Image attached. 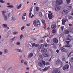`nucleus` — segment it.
<instances>
[{
    "instance_id": "nucleus-1",
    "label": "nucleus",
    "mask_w": 73,
    "mask_h": 73,
    "mask_svg": "<svg viewBox=\"0 0 73 73\" xmlns=\"http://www.w3.org/2000/svg\"><path fill=\"white\" fill-rule=\"evenodd\" d=\"M38 65L40 67H41V68L43 67L45 65V61L44 60H42V62H38Z\"/></svg>"
},
{
    "instance_id": "nucleus-2",
    "label": "nucleus",
    "mask_w": 73,
    "mask_h": 73,
    "mask_svg": "<svg viewBox=\"0 0 73 73\" xmlns=\"http://www.w3.org/2000/svg\"><path fill=\"white\" fill-rule=\"evenodd\" d=\"M55 64L56 65H58L59 64L62 65V62L61 60H58L56 62Z\"/></svg>"
},
{
    "instance_id": "nucleus-3",
    "label": "nucleus",
    "mask_w": 73,
    "mask_h": 73,
    "mask_svg": "<svg viewBox=\"0 0 73 73\" xmlns=\"http://www.w3.org/2000/svg\"><path fill=\"white\" fill-rule=\"evenodd\" d=\"M69 66L68 64H66L64 65V67L63 68V69L64 70H66V69H68V68H69Z\"/></svg>"
},
{
    "instance_id": "nucleus-4",
    "label": "nucleus",
    "mask_w": 73,
    "mask_h": 73,
    "mask_svg": "<svg viewBox=\"0 0 73 73\" xmlns=\"http://www.w3.org/2000/svg\"><path fill=\"white\" fill-rule=\"evenodd\" d=\"M62 0H56V3L58 5H60L61 4H62Z\"/></svg>"
},
{
    "instance_id": "nucleus-5",
    "label": "nucleus",
    "mask_w": 73,
    "mask_h": 73,
    "mask_svg": "<svg viewBox=\"0 0 73 73\" xmlns=\"http://www.w3.org/2000/svg\"><path fill=\"white\" fill-rule=\"evenodd\" d=\"M52 13H49L48 14V17L49 18V19H52L53 18L52 16L53 15H52Z\"/></svg>"
},
{
    "instance_id": "nucleus-6",
    "label": "nucleus",
    "mask_w": 73,
    "mask_h": 73,
    "mask_svg": "<svg viewBox=\"0 0 73 73\" xmlns=\"http://www.w3.org/2000/svg\"><path fill=\"white\" fill-rule=\"evenodd\" d=\"M68 13V11L66 9L63 10L62 12V14L64 15H66Z\"/></svg>"
},
{
    "instance_id": "nucleus-7",
    "label": "nucleus",
    "mask_w": 73,
    "mask_h": 73,
    "mask_svg": "<svg viewBox=\"0 0 73 73\" xmlns=\"http://www.w3.org/2000/svg\"><path fill=\"white\" fill-rule=\"evenodd\" d=\"M53 41L55 44H57L58 42V39L56 38H54L53 39Z\"/></svg>"
},
{
    "instance_id": "nucleus-8",
    "label": "nucleus",
    "mask_w": 73,
    "mask_h": 73,
    "mask_svg": "<svg viewBox=\"0 0 73 73\" xmlns=\"http://www.w3.org/2000/svg\"><path fill=\"white\" fill-rule=\"evenodd\" d=\"M68 20L67 19H64L62 20V24L63 25H65V23L66 22V21H68Z\"/></svg>"
},
{
    "instance_id": "nucleus-9",
    "label": "nucleus",
    "mask_w": 73,
    "mask_h": 73,
    "mask_svg": "<svg viewBox=\"0 0 73 73\" xmlns=\"http://www.w3.org/2000/svg\"><path fill=\"white\" fill-rule=\"evenodd\" d=\"M36 21L37 25H39V26H40V25H41V23H40V20L38 19H36Z\"/></svg>"
},
{
    "instance_id": "nucleus-10",
    "label": "nucleus",
    "mask_w": 73,
    "mask_h": 73,
    "mask_svg": "<svg viewBox=\"0 0 73 73\" xmlns=\"http://www.w3.org/2000/svg\"><path fill=\"white\" fill-rule=\"evenodd\" d=\"M52 73H60V71H58V69H56L52 71Z\"/></svg>"
},
{
    "instance_id": "nucleus-11",
    "label": "nucleus",
    "mask_w": 73,
    "mask_h": 73,
    "mask_svg": "<svg viewBox=\"0 0 73 73\" xmlns=\"http://www.w3.org/2000/svg\"><path fill=\"white\" fill-rule=\"evenodd\" d=\"M66 42L67 43L65 45V46L66 47H69L70 46V45L69 44V41H66Z\"/></svg>"
},
{
    "instance_id": "nucleus-12",
    "label": "nucleus",
    "mask_w": 73,
    "mask_h": 73,
    "mask_svg": "<svg viewBox=\"0 0 73 73\" xmlns=\"http://www.w3.org/2000/svg\"><path fill=\"white\" fill-rule=\"evenodd\" d=\"M60 7L57 6L55 8V10L56 11H59L60 9Z\"/></svg>"
},
{
    "instance_id": "nucleus-13",
    "label": "nucleus",
    "mask_w": 73,
    "mask_h": 73,
    "mask_svg": "<svg viewBox=\"0 0 73 73\" xmlns=\"http://www.w3.org/2000/svg\"><path fill=\"white\" fill-rule=\"evenodd\" d=\"M47 52V49L46 48H43L42 49L41 52L42 53H46Z\"/></svg>"
},
{
    "instance_id": "nucleus-14",
    "label": "nucleus",
    "mask_w": 73,
    "mask_h": 73,
    "mask_svg": "<svg viewBox=\"0 0 73 73\" xmlns=\"http://www.w3.org/2000/svg\"><path fill=\"white\" fill-rule=\"evenodd\" d=\"M60 50L62 52H65L66 50V49H65V48L64 47H61L60 48Z\"/></svg>"
},
{
    "instance_id": "nucleus-15",
    "label": "nucleus",
    "mask_w": 73,
    "mask_h": 73,
    "mask_svg": "<svg viewBox=\"0 0 73 73\" xmlns=\"http://www.w3.org/2000/svg\"><path fill=\"white\" fill-rule=\"evenodd\" d=\"M67 9H72V6H68L67 7Z\"/></svg>"
},
{
    "instance_id": "nucleus-16",
    "label": "nucleus",
    "mask_w": 73,
    "mask_h": 73,
    "mask_svg": "<svg viewBox=\"0 0 73 73\" xmlns=\"http://www.w3.org/2000/svg\"><path fill=\"white\" fill-rule=\"evenodd\" d=\"M51 28L52 29H56V26L55 25H51Z\"/></svg>"
},
{
    "instance_id": "nucleus-17",
    "label": "nucleus",
    "mask_w": 73,
    "mask_h": 73,
    "mask_svg": "<svg viewBox=\"0 0 73 73\" xmlns=\"http://www.w3.org/2000/svg\"><path fill=\"white\" fill-rule=\"evenodd\" d=\"M43 56H44V57H48V56L47 53H44L43 54Z\"/></svg>"
},
{
    "instance_id": "nucleus-18",
    "label": "nucleus",
    "mask_w": 73,
    "mask_h": 73,
    "mask_svg": "<svg viewBox=\"0 0 73 73\" xmlns=\"http://www.w3.org/2000/svg\"><path fill=\"white\" fill-rule=\"evenodd\" d=\"M32 56H33V53H30L28 56V58H31V57H32Z\"/></svg>"
},
{
    "instance_id": "nucleus-19",
    "label": "nucleus",
    "mask_w": 73,
    "mask_h": 73,
    "mask_svg": "<svg viewBox=\"0 0 73 73\" xmlns=\"http://www.w3.org/2000/svg\"><path fill=\"white\" fill-rule=\"evenodd\" d=\"M36 20H34L33 22V25L34 26H37V25H36Z\"/></svg>"
},
{
    "instance_id": "nucleus-20",
    "label": "nucleus",
    "mask_w": 73,
    "mask_h": 73,
    "mask_svg": "<svg viewBox=\"0 0 73 73\" xmlns=\"http://www.w3.org/2000/svg\"><path fill=\"white\" fill-rule=\"evenodd\" d=\"M3 28H7V24H3L2 25Z\"/></svg>"
},
{
    "instance_id": "nucleus-21",
    "label": "nucleus",
    "mask_w": 73,
    "mask_h": 73,
    "mask_svg": "<svg viewBox=\"0 0 73 73\" xmlns=\"http://www.w3.org/2000/svg\"><path fill=\"white\" fill-rule=\"evenodd\" d=\"M16 50H18V52H23V50L18 48L16 49Z\"/></svg>"
},
{
    "instance_id": "nucleus-22",
    "label": "nucleus",
    "mask_w": 73,
    "mask_h": 73,
    "mask_svg": "<svg viewBox=\"0 0 73 73\" xmlns=\"http://www.w3.org/2000/svg\"><path fill=\"white\" fill-rule=\"evenodd\" d=\"M3 17L4 20H5V21H7V17L5 15H3Z\"/></svg>"
},
{
    "instance_id": "nucleus-23",
    "label": "nucleus",
    "mask_w": 73,
    "mask_h": 73,
    "mask_svg": "<svg viewBox=\"0 0 73 73\" xmlns=\"http://www.w3.org/2000/svg\"><path fill=\"white\" fill-rule=\"evenodd\" d=\"M48 69H49V68L48 67L45 68L43 69V70L44 71H46V70H48Z\"/></svg>"
},
{
    "instance_id": "nucleus-24",
    "label": "nucleus",
    "mask_w": 73,
    "mask_h": 73,
    "mask_svg": "<svg viewBox=\"0 0 73 73\" xmlns=\"http://www.w3.org/2000/svg\"><path fill=\"white\" fill-rule=\"evenodd\" d=\"M69 33V31L68 30H65V34H66V35H67Z\"/></svg>"
},
{
    "instance_id": "nucleus-25",
    "label": "nucleus",
    "mask_w": 73,
    "mask_h": 73,
    "mask_svg": "<svg viewBox=\"0 0 73 73\" xmlns=\"http://www.w3.org/2000/svg\"><path fill=\"white\" fill-rule=\"evenodd\" d=\"M7 8H14V7L12 5H9L7 6Z\"/></svg>"
},
{
    "instance_id": "nucleus-26",
    "label": "nucleus",
    "mask_w": 73,
    "mask_h": 73,
    "mask_svg": "<svg viewBox=\"0 0 73 73\" xmlns=\"http://www.w3.org/2000/svg\"><path fill=\"white\" fill-rule=\"evenodd\" d=\"M3 15H4L5 13H7V12L5 11H3L2 12Z\"/></svg>"
},
{
    "instance_id": "nucleus-27",
    "label": "nucleus",
    "mask_w": 73,
    "mask_h": 73,
    "mask_svg": "<svg viewBox=\"0 0 73 73\" xmlns=\"http://www.w3.org/2000/svg\"><path fill=\"white\" fill-rule=\"evenodd\" d=\"M60 29H61L62 32L63 31H64V26H62L60 27Z\"/></svg>"
},
{
    "instance_id": "nucleus-28",
    "label": "nucleus",
    "mask_w": 73,
    "mask_h": 73,
    "mask_svg": "<svg viewBox=\"0 0 73 73\" xmlns=\"http://www.w3.org/2000/svg\"><path fill=\"white\" fill-rule=\"evenodd\" d=\"M44 47V44H40V48H43Z\"/></svg>"
},
{
    "instance_id": "nucleus-29",
    "label": "nucleus",
    "mask_w": 73,
    "mask_h": 73,
    "mask_svg": "<svg viewBox=\"0 0 73 73\" xmlns=\"http://www.w3.org/2000/svg\"><path fill=\"white\" fill-rule=\"evenodd\" d=\"M39 15L40 16V17H42V13L40 12L39 13Z\"/></svg>"
},
{
    "instance_id": "nucleus-30",
    "label": "nucleus",
    "mask_w": 73,
    "mask_h": 73,
    "mask_svg": "<svg viewBox=\"0 0 73 73\" xmlns=\"http://www.w3.org/2000/svg\"><path fill=\"white\" fill-rule=\"evenodd\" d=\"M70 61V62H73V57H72L71 58Z\"/></svg>"
},
{
    "instance_id": "nucleus-31",
    "label": "nucleus",
    "mask_w": 73,
    "mask_h": 73,
    "mask_svg": "<svg viewBox=\"0 0 73 73\" xmlns=\"http://www.w3.org/2000/svg\"><path fill=\"white\" fill-rule=\"evenodd\" d=\"M67 4H69L70 3V0H66Z\"/></svg>"
},
{
    "instance_id": "nucleus-32",
    "label": "nucleus",
    "mask_w": 73,
    "mask_h": 73,
    "mask_svg": "<svg viewBox=\"0 0 73 73\" xmlns=\"http://www.w3.org/2000/svg\"><path fill=\"white\" fill-rule=\"evenodd\" d=\"M21 4H20L19 5V6H18L17 7V9H20V8H21Z\"/></svg>"
},
{
    "instance_id": "nucleus-33",
    "label": "nucleus",
    "mask_w": 73,
    "mask_h": 73,
    "mask_svg": "<svg viewBox=\"0 0 73 73\" xmlns=\"http://www.w3.org/2000/svg\"><path fill=\"white\" fill-rule=\"evenodd\" d=\"M28 47L30 49H32V48H32V45H30V44L29 45Z\"/></svg>"
},
{
    "instance_id": "nucleus-34",
    "label": "nucleus",
    "mask_w": 73,
    "mask_h": 73,
    "mask_svg": "<svg viewBox=\"0 0 73 73\" xmlns=\"http://www.w3.org/2000/svg\"><path fill=\"white\" fill-rule=\"evenodd\" d=\"M12 18L13 20H16V18H15V17L14 16H13V17H12Z\"/></svg>"
},
{
    "instance_id": "nucleus-35",
    "label": "nucleus",
    "mask_w": 73,
    "mask_h": 73,
    "mask_svg": "<svg viewBox=\"0 0 73 73\" xmlns=\"http://www.w3.org/2000/svg\"><path fill=\"white\" fill-rule=\"evenodd\" d=\"M42 22L43 24H45V20H44L42 19Z\"/></svg>"
},
{
    "instance_id": "nucleus-36",
    "label": "nucleus",
    "mask_w": 73,
    "mask_h": 73,
    "mask_svg": "<svg viewBox=\"0 0 73 73\" xmlns=\"http://www.w3.org/2000/svg\"><path fill=\"white\" fill-rule=\"evenodd\" d=\"M68 17L69 19H73V17H72V16H70Z\"/></svg>"
},
{
    "instance_id": "nucleus-37",
    "label": "nucleus",
    "mask_w": 73,
    "mask_h": 73,
    "mask_svg": "<svg viewBox=\"0 0 73 73\" xmlns=\"http://www.w3.org/2000/svg\"><path fill=\"white\" fill-rule=\"evenodd\" d=\"M45 65H50V63L49 62L45 63Z\"/></svg>"
},
{
    "instance_id": "nucleus-38",
    "label": "nucleus",
    "mask_w": 73,
    "mask_h": 73,
    "mask_svg": "<svg viewBox=\"0 0 73 73\" xmlns=\"http://www.w3.org/2000/svg\"><path fill=\"white\" fill-rule=\"evenodd\" d=\"M55 32H56V30L55 29L52 30V33H55Z\"/></svg>"
},
{
    "instance_id": "nucleus-39",
    "label": "nucleus",
    "mask_w": 73,
    "mask_h": 73,
    "mask_svg": "<svg viewBox=\"0 0 73 73\" xmlns=\"http://www.w3.org/2000/svg\"><path fill=\"white\" fill-rule=\"evenodd\" d=\"M36 9V11H39V8L38 7H36L35 8Z\"/></svg>"
},
{
    "instance_id": "nucleus-40",
    "label": "nucleus",
    "mask_w": 73,
    "mask_h": 73,
    "mask_svg": "<svg viewBox=\"0 0 73 73\" xmlns=\"http://www.w3.org/2000/svg\"><path fill=\"white\" fill-rule=\"evenodd\" d=\"M0 3H5V1L3 0H1L0 1Z\"/></svg>"
},
{
    "instance_id": "nucleus-41",
    "label": "nucleus",
    "mask_w": 73,
    "mask_h": 73,
    "mask_svg": "<svg viewBox=\"0 0 73 73\" xmlns=\"http://www.w3.org/2000/svg\"><path fill=\"white\" fill-rule=\"evenodd\" d=\"M44 46L45 47H47L48 46V44L46 43H44Z\"/></svg>"
},
{
    "instance_id": "nucleus-42",
    "label": "nucleus",
    "mask_w": 73,
    "mask_h": 73,
    "mask_svg": "<svg viewBox=\"0 0 73 73\" xmlns=\"http://www.w3.org/2000/svg\"><path fill=\"white\" fill-rule=\"evenodd\" d=\"M4 52H5V53H7L8 52V50L6 49H5Z\"/></svg>"
},
{
    "instance_id": "nucleus-43",
    "label": "nucleus",
    "mask_w": 73,
    "mask_h": 73,
    "mask_svg": "<svg viewBox=\"0 0 73 73\" xmlns=\"http://www.w3.org/2000/svg\"><path fill=\"white\" fill-rule=\"evenodd\" d=\"M31 15H32V13L30 12L29 15V17H31Z\"/></svg>"
},
{
    "instance_id": "nucleus-44",
    "label": "nucleus",
    "mask_w": 73,
    "mask_h": 73,
    "mask_svg": "<svg viewBox=\"0 0 73 73\" xmlns=\"http://www.w3.org/2000/svg\"><path fill=\"white\" fill-rule=\"evenodd\" d=\"M20 44V43L19 42H17V45H19Z\"/></svg>"
},
{
    "instance_id": "nucleus-45",
    "label": "nucleus",
    "mask_w": 73,
    "mask_h": 73,
    "mask_svg": "<svg viewBox=\"0 0 73 73\" xmlns=\"http://www.w3.org/2000/svg\"><path fill=\"white\" fill-rule=\"evenodd\" d=\"M24 64L26 65H28V62H24Z\"/></svg>"
},
{
    "instance_id": "nucleus-46",
    "label": "nucleus",
    "mask_w": 73,
    "mask_h": 73,
    "mask_svg": "<svg viewBox=\"0 0 73 73\" xmlns=\"http://www.w3.org/2000/svg\"><path fill=\"white\" fill-rule=\"evenodd\" d=\"M23 35L22 34H21V35L20 36V39H21V38H23Z\"/></svg>"
},
{
    "instance_id": "nucleus-47",
    "label": "nucleus",
    "mask_w": 73,
    "mask_h": 73,
    "mask_svg": "<svg viewBox=\"0 0 73 73\" xmlns=\"http://www.w3.org/2000/svg\"><path fill=\"white\" fill-rule=\"evenodd\" d=\"M39 45V44L38 43L37 44H35V47H37V46H38Z\"/></svg>"
},
{
    "instance_id": "nucleus-48",
    "label": "nucleus",
    "mask_w": 73,
    "mask_h": 73,
    "mask_svg": "<svg viewBox=\"0 0 73 73\" xmlns=\"http://www.w3.org/2000/svg\"><path fill=\"white\" fill-rule=\"evenodd\" d=\"M33 46H36V44L34 43L32 44Z\"/></svg>"
},
{
    "instance_id": "nucleus-49",
    "label": "nucleus",
    "mask_w": 73,
    "mask_h": 73,
    "mask_svg": "<svg viewBox=\"0 0 73 73\" xmlns=\"http://www.w3.org/2000/svg\"><path fill=\"white\" fill-rule=\"evenodd\" d=\"M24 26H23L21 28V30H23L24 29Z\"/></svg>"
},
{
    "instance_id": "nucleus-50",
    "label": "nucleus",
    "mask_w": 73,
    "mask_h": 73,
    "mask_svg": "<svg viewBox=\"0 0 73 73\" xmlns=\"http://www.w3.org/2000/svg\"><path fill=\"white\" fill-rule=\"evenodd\" d=\"M38 70H40V71H42V69L41 68H38Z\"/></svg>"
},
{
    "instance_id": "nucleus-51",
    "label": "nucleus",
    "mask_w": 73,
    "mask_h": 73,
    "mask_svg": "<svg viewBox=\"0 0 73 73\" xmlns=\"http://www.w3.org/2000/svg\"><path fill=\"white\" fill-rule=\"evenodd\" d=\"M15 38H16V37H14V38H12L11 39V40H12V41H14V40Z\"/></svg>"
},
{
    "instance_id": "nucleus-52",
    "label": "nucleus",
    "mask_w": 73,
    "mask_h": 73,
    "mask_svg": "<svg viewBox=\"0 0 73 73\" xmlns=\"http://www.w3.org/2000/svg\"><path fill=\"white\" fill-rule=\"evenodd\" d=\"M17 33H18V32H14L13 33V34H14V35H15L16 34H17Z\"/></svg>"
},
{
    "instance_id": "nucleus-53",
    "label": "nucleus",
    "mask_w": 73,
    "mask_h": 73,
    "mask_svg": "<svg viewBox=\"0 0 73 73\" xmlns=\"http://www.w3.org/2000/svg\"><path fill=\"white\" fill-rule=\"evenodd\" d=\"M72 53V52H70L69 54L68 55V57H70V56H71V54Z\"/></svg>"
},
{
    "instance_id": "nucleus-54",
    "label": "nucleus",
    "mask_w": 73,
    "mask_h": 73,
    "mask_svg": "<svg viewBox=\"0 0 73 73\" xmlns=\"http://www.w3.org/2000/svg\"><path fill=\"white\" fill-rule=\"evenodd\" d=\"M39 56L40 58H42V55L40 54Z\"/></svg>"
},
{
    "instance_id": "nucleus-55",
    "label": "nucleus",
    "mask_w": 73,
    "mask_h": 73,
    "mask_svg": "<svg viewBox=\"0 0 73 73\" xmlns=\"http://www.w3.org/2000/svg\"><path fill=\"white\" fill-rule=\"evenodd\" d=\"M21 63H23L24 62V60H21Z\"/></svg>"
},
{
    "instance_id": "nucleus-56",
    "label": "nucleus",
    "mask_w": 73,
    "mask_h": 73,
    "mask_svg": "<svg viewBox=\"0 0 73 73\" xmlns=\"http://www.w3.org/2000/svg\"><path fill=\"white\" fill-rule=\"evenodd\" d=\"M22 19L23 20H24V19H25V17H24V16H23L22 17Z\"/></svg>"
},
{
    "instance_id": "nucleus-57",
    "label": "nucleus",
    "mask_w": 73,
    "mask_h": 73,
    "mask_svg": "<svg viewBox=\"0 0 73 73\" xmlns=\"http://www.w3.org/2000/svg\"><path fill=\"white\" fill-rule=\"evenodd\" d=\"M44 41V40H43L42 39H41L40 40V42H43V41Z\"/></svg>"
},
{
    "instance_id": "nucleus-58",
    "label": "nucleus",
    "mask_w": 73,
    "mask_h": 73,
    "mask_svg": "<svg viewBox=\"0 0 73 73\" xmlns=\"http://www.w3.org/2000/svg\"><path fill=\"white\" fill-rule=\"evenodd\" d=\"M56 52L57 53H59V50L58 49L56 50Z\"/></svg>"
},
{
    "instance_id": "nucleus-59",
    "label": "nucleus",
    "mask_w": 73,
    "mask_h": 73,
    "mask_svg": "<svg viewBox=\"0 0 73 73\" xmlns=\"http://www.w3.org/2000/svg\"><path fill=\"white\" fill-rule=\"evenodd\" d=\"M47 29H48V32H49V30H50V28H49V27H47Z\"/></svg>"
},
{
    "instance_id": "nucleus-60",
    "label": "nucleus",
    "mask_w": 73,
    "mask_h": 73,
    "mask_svg": "<svg viewBox=\"0 0 73 73\" xmlns=\"http://www.w3.org/2000/svg\"><path fill=\"white\" fill-rule=\"evenodd\" d=\"M27 27H29V26H30V24H27Z\"/></svg>"
},
{
    "instance_id": "nucleus-61",
    "label": "nucleus",
    "mask_w": 73,
    "mask_h": 73,
    "mask_svg": "<svg viewBox=\"0 0 73 73\" xmlns=\"http://www.w3.org/2000/svg\"><path fill=\"white\" fill-rule=\"evenodd\" d=\"M26 13H24L23 14V16H26Z\"/></svg>"
},
{
    "instance_id": "nucleus-62",
    "label": "nucleus",
    "mask_w": 73,
    "mask_h": 73,
    "mask_svg": "<svg viewBox=\"0 0 73 73\" xmlns=\"http://www.w3.org/2000/svg\"><path fill=\"white\" fill-rule=\"evenodd\" d=\"M34 16V15L33 14L32 16H31V18H32Z\"/></svg>"
},
{
    "instance_id": "nucleus-63",
    "label": "nucleus",
    "mask_w": 73,
    "mask_h": 73,
    "mask_svg": "<svg viewBox=\"0 0 73 73\" xmlns=\"http://www.w3.org/2000/svg\"><path fill=\"white\" fill-rule=\"evenodd\" d=\"M62 61H65V58H62Z\"/></svg>"
},
{
    "instance_id": "nucleus-64",
    "label": "nucleus",
    "mask_w": 73,
    "mask_h": 73,
    "mask_svg": "<svg viewBox=\"0 0 73 73\" xmlns=\"http://www.w3.org/2000/svg\"><path fill=\"white\" fill-rule=\"evenodd\" d=\"M47 42H49V39H47Z\"/></svg>"
}]
</instances>
